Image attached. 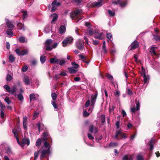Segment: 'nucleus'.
<instances>
[{
	"label": "nucleus",
	"instance_id": "34",
	"mask_svg": "<svg viewBox=\"0 0 160 160\" xmlns=\"http://www.w3.org/2000/svg\"><path fill=\"white\" fill-rule=\"evenodd\" d=\"M137 160H143V156L141 153H139L137 156Z\"/></svg>",
	"mask_w": 160,
	"mask_h": 160
},
{
	"label": "nucleus",
	"instance_id": "41",
	"mask_svg": "<svg viewBox=\"0 0 160 160\" xmlns=\"http://www.w3.org/2000/svg\"><path fill=\"white\" fill-rule=\"evenodd\" d=\"M9 60L11 62H12L15 60V58L12 55H11L9 56Z\"/></svg>",
	"mask_w": 160,
	"mask_h": 160
},
{
	"label": "nucleus",
	"instance_id": "3",
	"mask_svg": "<svg viewBox=\"0 0 160 160\" xmlns=\"http://www.w3.org/2000/svg\"><path fill=\"white\" fill-rule=\"evenodd\" d=\"M53 42L52 40L49 39L47 40L45 42V47L46 49L47 50L51 51L52 50L51 46Z\"/></svg>",
	"mask_w": 160,
	"mask_h": 160
},
{
	"label": "nucleus",
	"instance_id": "55",
	"mask_svg": "<svg viewBox=\"0 0 160 160\" xmlns=\"http://www.w3.org/2000/svg\"><path fill=\"white\" fill-rule=\"evenodd\" d=\"M72 65L73 66V67L77 69L79 66V65L78 64H76L75 62H72Z\"/></svg>",
	"mask_w": 160,
	"mask_h": 160
},
{
	"label": "nucleus",
	"instance_id": "30",
	"mask_svg": "<svg viewBox=\"0 0 160 160\" xmlns=\"http://www.w3.org/2000/svg\"><path fill=\"white\" fill-rule=\"evenodd\" d=\"M153 142V140L152 139H151L149 141V143H148V144L150 146V150H152L153 148V145L152 143Z\"/></svg>",
	"mask_w": 160,
	"mask_h": 160
},
{
	"label": "nucleus",
	"instance_id": "26",
	"mask_svg": "<svg viewBox=\"0 0 160 160\" xmlns=\"http://www.w3.org/2000/svg\"><path fill=\"white\" fill-rule=\"evenodd\" d=\"M143 76L144 78V83H146L148 82V81L149 80V75H144V76Z\"/></svg>",
	"mask_w": 160,
	"mask_h": 160
},
{
	"label": "nucleus",
	"instance_id": "57",
	"mask_svg": "<svg viewBox=\"0 0 160 160\" xmlns=\"http://www.w3.org/2000/svg\"><path fill=\"white\" fill-rule=\"evenodd\" d=\"M52 103L55 109L58 108V106L55 102H52Z\"/></svg>",
	"mask_w": 160,
	"mask_h": 160
},
{
	"label": "nucleus",
	"instance_id": "9",
	"mask_svg": "<svg viewBox=\"0 0 160 160\" xmlns=\"http://www.w3.org/2000/svg\"><path fill=\"white\" fill-rule=\"evenodd\" d=\"M119 136H121L122 138H126L127 137V135L125 133L122 132L121 130H119L117 132L114 138L118 139Z\"/></svg>",
	"mask_w": 160,
	"mask_h": 160
},
{
	"label": "nucleus",
	"instance_id": "17",
	"mask_svg": "<svg viewBox=\"0 0 160 160\" xmlns=\"http://www.w3.org/2000/svg\"><path fill=\"white\" fill-rule=\"evenodd\" d=\"M98 94L96 93V94L94 95H92L91 97V105L92 107L93 106V105L96 100Z\"/></svg>",
	"mask_w": 160,
	"mask_h": 160
},
{
	"label": "nucleus",
	"instance_id": "58",
	"mask_svg": "<svg viewBox=\"0 0 160 160\" xmlns=\"http://www.w3.org/2000/svg\"><path fill=\"white\" fill-rule=\"evenodd\" d=\"M107 76L108 78L111 80H112L113 79L112 76L109 74H107Z\"/></svg>",
	"mask_w": 160,
	"mask_h": 160
},
{
	"label": "nucleus",
	"instance_id": "15",
	"mask_svg": "<svg viewBox=\"0 0 160 160\" xmlns=\"http://www.w3.org/2000/svg\"><path fill=\"white\" fill-rule=\"evenodd\" d=\"M6 24L8 28H13L14 27L11 22L9 21L8 19H6Z\"/></svg>",
	"mask_w": 160,
	"mask_h": 160
},
{
	"label": "nucleus",
	"instance_id": "11",
	"mask_svg": "<svg viewBox=\"0 0 160 160\" xmlns=\"http://www.w3.org/2000/svg\"><path fill=\"white\" fill-rule=\"evenodd\" d=\"M136 108L135 107H132L131 108L130 111L131 112L134 113L136 111H138L140 109V104L139 101L136 102Z\"/></svg>",
	"mask_w": 160,
	"mask_h": 160
},
{
	"label": "nucleus",
	"instance_id": "62",
	"mask_svg": "<svg viewBox=\"0 0 160 160\" xmlns=\"http://www.w3.org/2000/svg\"><path fill=\"white\" fill-rule=\"evenodd\" d=\"M116 52V50L114 48L111 50L110 51V53L112 55H114L115 53Z\"/></svg>",
	"mask_w": 160,
	"mask_h": 160
},
{
	"label": "nucleus",
	"instance_id": "63",
	"mask_svg": "<svg viewBox=\"0 0 160 160\" xmlns=\"http://www.w3.org/2000/svg\"><path fill=\"white\" fill-rule=\"evenodd\" d=\"M90 114V113L89 112H88L86 111H84L83 113V116L85 117L88 116Z\"/></svg>",
	"mask_w": 160,
	"mask_h": 160
},
{
	"label": "nucleus",
	"instance_id": "49",
	"mask_svg": "<svg viewBox=\"0 0 160 160\" xmlns=\"http://www.w3.org/2000/svg\"><path fill=\"white\" fill-rule=\"evenodd\" d=\"M101 118L102 120L101 122L102 123H104L105 121V116L104 115H102L101 116Z\"/></svg>",
	"mask_w": 160,
	"mask_h": 160
},
{
	"label": "nucleus",
	"instance_id": "48",
	"mask_svg": "<svg viewBox=\"0 0 160 160\" xmlns=\"http://www.w3.org/2000/svg\"><path fill=\"white\" fill-rule=\"evenodd\" d=\"M18 98L20 101H22L23 99V96L21 94H19L18 95Z\"/></svg>",
	"mask_w": 160,
	"mask_h": 160
},
{
	"label": "nucleus",
	"instance_id": "18",
	"mask_svg": "<svg viewBox=\"0 0 160 160\" xmlns=\"http://www.w3.org/2000/svg\"><path fill=\"white\" fill-rule=\"evenodd\" d=\"M49 151L50 150L49 148H48L47 149H45L42 151L40 156L41 158H43L45 154L49 152Z\"/></svg>",
	"mask_w": 160,
	"mask_h": 160
},
{
	"label": "nucleus",
	"instance_id": "39",
	"mask_svg": "<svg viewBox=\"0 0 160 160\" xmlns=\"http://www.w3.org/2000/svg\"><path fill=\"white\" fill-rule=\"evenodd\" d=\"M40 59L41 62L42 63H43L46 61V57L45 56H41Z\"/></svg>",
	"mask_w": 160,
	"mask_h": 160
},
{
	"label": "nucleus",
	"instance_id": "32",
	"mask_svg": "<svg viewBox=\"0 0 160 160\" xmlns=\"http://www.w3.org/2000/svg\"><path fill=\"white\" fill-rule=\"evenodd\" d=\"M19 42L21 43H24L26 42H27V39H26L24 37H21L19 39Z\"/></svg>",
	"mask_w": 160,
	"mask_h": 160
},
{
	"label": "nucleus",
	"instance_id": "36",
	"mask_svg": "<svg viewBox=\"0 0 160 160\" xmlns=\"http://www.w3.org/2000/svg\"><path fill=\"white\" fill-rule=\"evenodd\" d=\"M118 145V144L116 142H111L109 144V147H115Z\"/></svg>",
	"mask_w": 160,
	"mask_h": 160
},
{
	"label": "nucleus",
	"instance_id": "42",
	"mask_svg": "<svg viewBox=\"0 0 160 160\" xmlns=\"http://www.w3.org/2000/svg\"><path fill=\"white\" fill-rule=\"evenodd\" d=\"M6 80L8 81H11L12 78V77L11 75H10L9 74H8L7 75L6 77Z\"/></svg>",
	"mask_w": 160,
	"mask_h": 160
},
{
	"label": "nucleus",
	"instance_id": "21",
	"mask_svg": "<svg viewBox=\"0 0 160 160\" xmlns=\"http://www.w3.org/2000/svg\"><path fill=\"white\" fill-rule=\"evenodd\" d=\"M51 17L52 18L51 22L52 23H53L57 20L58 18V16L56 14L54 13L51 15Z\"/></svg>",
	"mask_w": 160,
	"mask_h": 160
},
{
	"label": "nucleus",
	"instance_id": "35",
	"mask_svg": "<svg viewBox=\"0 0 160 160\" xmlns=\"http://www.w3.org/2000/svg\"><path fill=\"white\" fill-rule=\"evenodd\" d=\"M41 139L40 138L38 139L36 142V145L37 146H39L41 143Z\"/></svg>",
	"mask_w": 160,
	"mask_h": 160
},
{
	"label": "nucleus",
	"instance_id": "50",
	"mask_svg": "<svg viewBox=\"0 0 160 160\" xmlns=\"http://www.w3.org/2000/svg\"><path fill=\"white\" fill-rule=\"evenodd\" d=\"M22 17L23 19H24L27 16V12L26 11H23L22 12Z\"/></svg>",
	"mask_w": 160,
	"mask_h": 160
},
{
	"label": "nucleus",
	"instance_id": "24",
	"mask_svg": "<svg viewBox=\"0 0 160 160\" xmlns=\"http://www.w3.org/2000/svg\"><path fill=\"white\" fill-rule=\"evenodd\" d=\"M66 30V27L64 25H62L59 29V32L61 34L64 33Z\"/></svg>",
	"mask_w": 160,
	"mask_h": 160
},
{
	"label": "nucleus",
	"instance_id": "54",
	"mask_svg": "<svg viewBox=\"0 0 160 160\" xmlns=\"http://www.w3.org/2000/svg\"><path fill=\"white\" fill-rule=\"evenodd\" d=\"M134 57L135 59V60L136 62H138L139 61L138 60V55L137 54H135L134 55Z\"/></svg>",
	"mask_w": 160,
	"mask_h": 160
},
{
	"label": "nucleus",
	"instance_id": "33",
	"mask_svg": "<svg viewBox=\"0 0 160 160\" xmlns=\"http://www.w3.org/2000/svg\"><path fill=\"white\" fill-rule=\"evenodd\" d=\"M107 52V50L106 47H102V54H105Z\"/></svg>",
	"mask_w": 160,
	"mask_h": 160
},
{
	"label": "nucleus",
	"instance_id": "10",
	"mask_svg": "<svg viewBox=\"0 0 160 160\" xmlns=\"http://www.w3.org/2000/svg\"><path fill=\"white\" fill-rule=\"evenodd\" d=\"M95 37L96 38L99 39H102L104 38V35L103 32L99 33L98 31H95Z\"/></svg>",
	"mask_w": 160,
	"mask_h": 160
},
{
	"label": "nucleus",
	"instance_id": "52",
	"mask_svg": "<svg viewBox=\"0 0 160 160\" xmlns=\"http://www.w3.org/2000/svg\"><path fill=\"white\" fill-rule=\"evenodd\" d=\"M58 45V43L56 42L54 43L51 46L52 50L53 48H56Z\"/></svg>",
	"mask_w": 160,
	"mask_h": 160
},
{
	"label": "nucleus",
	"instance_id": "53",
	"mask_svg": "<svg viewBox=\"0 0 160 160\" xmlns=\"http://www.w3.org/2000/svg\"><path fill=\"white\" fill-rule=\"evenodd\" d=\"M0 115L1 117L2 118H3L4 116V113L3 112V110L2 109H0Z\"/></svg>",
	"mask_w": 160,
	"mask_h": 160
},
{
	"label": "nucleus",
	"instance_id": "28",
	"mask_svg": "<svg viewBox=\"0 0 160 160\" xmlns=\"http://www.w3.org/2000/svg\"><path fill=\"white\" fill-rule=\"evenodd\" d=\"M69 71L71 73H75L77 71V69L73 68H69L68 69Z\"/></svg>",
	"mask_w": 160,
	"mask_h": 160
},
{
	"label": "nucleus",
	"instance_id": "43",
	"mask_svg": "<svg viewBox=\"0 0 160 160\" xmlns=\"http://www.w3.org/2000/svg\"><path fill=\"white\" fill-rule=\"evenodd\" d=\"M3 87L4 88L7 90V91L9 92L10 91V87L9 86L7 85H5Z\"/></svg>",
	"mask_w": 160,
	"mask_h": 160
},
{
	"label": "nucleus",
	"instance_id": "45",
	"mask_svg": "<svg viewBox=\"0 0 160 160\" xmlns=\"http://www.w3.org/2000/svg\"><path fill=\"white\" fill-rule=\"evenodd\" d=\"M52 97L53 100L55 101L57 98V95L54 93H52Z\"/></svg>",
	"mask_w": 160,
	"mask_h": 160
},
{
	"label": "nucleus",
	"instance_id": "64",
	"mask_svg": "<svg viewBox=\"0 0 160 160\" xmlns=\"http://www.w3.org/2000/svg\"><path fill=\"white\" fill-rule=\"evenodd\" d=\"M129 156L128 155H125V156L122 158V160H130V159L129 158L128 159Z\"/></svg>",
	"mask_w": 160,
	"mask_h": 160
},
{
	"label": "nucleus",
	"instance_id": "14",
	"mask_svg": "<svg viewBox=\"0 0 160 160\" xmlns=\"http://www.w3.org/2000/svg\"><path fill=\"white\" fill-rule=\"evenodd\" d=\"M103 0H99L98 2L93 3L92 4L93 7H99L101 6L103 4Z\"/></svg>",
	"mask_w": 160,
	"mask_h": 160
},
{
	"label": "nucleus",
	"instance_id": "7",
	"mask_svg": "<svg viewBox=\"0 0 160 160\" xmlns=\"http://www.w3.org/2000/svg\"><path fill=\"white\" fill-rule=\"evenodd\" d=\"M77 48L80 50H82L84 48L82 41L80 39L78 40L76 42Z\"/></svg>",
	"mask_w": 160,
	"mask_h": 160
},
{
	"label": "nucleus",
	"instance_id": "56",
	"mask_svg": "<svg viewBox=\"0 0 160 160\" xmlns=\"http://www.w3.org/2000/svg\"><path fill=\"white\" fill-rule=\"evenodd\" d=\"M153 37L156 40H160V36L154 35Z\"/></svg>",
	"mask_w": 160,
	"mask_h": 160
},
{
	"label": "nucleus",
	"instance_id": "47",
	"mask_svg": "<svg viewBox=\"0 0 160 160\" xmlns=\"http://www.w3.org/2000/svg\"><path fill=\"white\" fill-rule=\"evenodd\" d=\"M5 101L7 102L8 104H9L11 103V101L9 99V98L8 97H6L5 99Z\"/></svg>",
	"mask_w": 160,
	"mask_h": 160
},
{
	"label": "nucleus",
	"instance_id": "12",
	"mask_svg": "<svg viewBox=\"0 0 160 160\" xmlns=\"http://www.w3.org/2000/svg\"><path fill=\"white\" fill-rule=\"evenodd\" d=\"M139 45L138 42L137 41H135L132 43L131 45L130 50H132L138 48Z\"/></svg>",
	"mask_w": 160,
	"mask_h": 160
},
{
	"label": "nucleus",
	"instance_id": "1",
	"mask_svg": "<svg viewBox=\"0 0 160 160\" xmlns=\"http://www.w3.org/2000/svg\"><path fill=\"white\" fill-rule=\"evenodd\" d=\"M81 13L82 11L81 10H76L70 13V17L72 19H77V22H78L81 19V18H79Z\"/></svg>",
	"mask_w": 160,
	"mask_h": 160
},
{
	"label": "nucleus",
	"instance_id": "16",
	"mask_svg": "<svg viewBox=\"0 0 160 160\" xmlns=\"http://www.w3.org/2000/svg\"><path fill=\"white\" fill-rule=\"evenodd\" d=\"M89 131L91 133L94 132L96 133L98 130L96 127H94L93 125H91L89 128Z\"/></svg>",
	"mask_w": 160,
	"mask_h": 160
},
{
	"label": "nucleus",
	"instance_id": "19",
	"mask_svg": "<svg viewBox=\"0 0 160 160\" xmlns=\"http://www.w3.org/2000/svg\"><path fill=\"white\" fill-rule=\"evenodd\" d=\"M157 49L156 47L152 46L150 49V52L153 55L156 56L157 55L155 52V50Z\"/></svg>",
	"mask_w": 160,
	"mask_h": 160
},
{
	"label": "nucleus",
	"instance_id": "8",
	"mask_svg": "<svg viewBox=\"0 0 160 160\" xmlns=\"http://www.w3.org/2000/svg\"><path fill=\"white\" fill-rule=\"evenodd\" d=\"M52 8L51 12H54L57 8L58 6L60 5L59 2H57L56 1H54L52 3Z\"/></svg>",
	"mask_w": 160,
	"mask_h": 160
},
{
	"label": "nucleus",
	"instance_id": "2",
	"mask_svg": "<svg viewBox=\"0 0 160 160\" xmlns=\"http://www.w3.org/2000/svg\"><path fill=\"white\" fill-rule=\"evenodd\" d=\"M73 38L71 37L66 38L62 42V46L66 47L68 44H71L73 41Z\"/></svg>",
	"mask_w": 160,
	"mask_h": 160
},
{
	"label": "nucleus",
	"instance_id": "25",
	"mask_svg": "<svg viewBox=\"0 0 160 160\" xmlns=\"http://www.w3.org/2000/svg\"><path fill=\"white\" fill-rule=\"evenodd\" d=\"M12 132L14 134L15 137L16 138L17 143H19V140L18 138V136L17 130L15 129L13 130H12Z\"/></svg>",
	"mask_w": 160,
	"mask_h": 160
},
{
	"label": "nucleus",
	"instance_id": "51",
	"mask_svg": "<svg viewBox=\"0 0 160 160\" xmlns=\"http://www.w3.org/2000/svg\"><path fill=\"white\" fill-rule=\"evenodd\" d=\"M108 13H109V15L111 16H113L115 15V13L114 12H112V11L110 10H109L108 11Z\"/></svg>",
	"mask_w": 160,
	"mask_h": 160
},
{
	"label": "nucleus",
	"instance_id": "38",
	"mask_svg": "<svg viewBox=\"0 0 160 160\" xmlns=\"http://www.w3.org/2000/svg\"><path fill=\"white\" fill-rule=\"evenodd\" d=\"M6 33L8 35L12 36V32L11 29H8L6 31Z\"/></svg>",
	"mask_w": 160,
	"mask_h": 160
},
{
	"label": "nucleus",
	"instance_id": "4",
	"mask_svg": "<svg viewBox=\"0 0 160 160\" xmlns=\"http://www.w3.org/2000/svg\"><path fill=\"white\" fill-rule=\"evenodd\" d=\"M42 136L43 137V140L45 141L44 142V145L45 147L47 148H49V144L48 142L47 141V137H48V133L47 132H44L42 134Z\"/></svg>",
	"mask_w": 160,
	"mask_h": 160
},
{
	"label": "nucleus",
	"instance_id": "37",
	"mask_svg": "<svg viewBox=\"0 0 160 160\" xmlns=\"http://www.w3.org/2000/svg\"><path fill=\"white\" fill-rule=\"evenodd\" d=\"M114 94L115 97L118 98L120 95V91L117 90L114 92Z\"/></svg>",
	"mask_w": 160,
	"mask_h": 160
},
{
	"label": "nucleus",
	"instance_id": "61",
	"mask_svg": "<svg viewBox=\"0 0 160 160\" xmlns=\"http://www.w3.org/2000/svg\"><path fill=\"white\" fill-rule=\"evenodd\" d=\"M28 67L26 66H24L22 69V71L23 72L26 71Z\"/></svg>",
	"mask_w": 160,
	"mask_h": 160
},
{
	"label": "nucleus",
	"instance_id": "20",
	"mask_svg": "<svg viewBox=\"0 0 160 160\" xmlns=\"http://www.w3.org/2000/svg\"><path fill=\"white\" fill-rule=\"evenodd\" d=\"M23 81L26 85H28L30 84V80L28 76H25L24 78Z\"/></svg>",
	"mask_w": 160,
	"mask_h": 160
},
{
	"label": "nucleus",
	"instance_id": "13",
	"mask_svg": "<svg viewBox=\"0 0 160 160\" xmlns=\"http://www.w3.org/2000/svg\"><path fill=\"white\" fill-rule=\"evenodd\" d=\"M113 3L114 4H119L122 7H124L127 4L126 2H122V0H117V1H113Z\"/></svg>",
	"mask_w": 160,
	"mask_h": 160
},
{
	"label": "nucleus",
	"instance_id": "40",
	"mask_svg": "<svg viewBox=\"0 0 160 160\" xmlns=\"http://www.w3.org/2000/svg\"><path fill=\"white\" fill-rule=\"evenodd\" d=\"M65 63V61L63 59H59V61L58 63L60 65H62Z\"/></svg>",
	"mask_w": 160,
	"mask_h": 160
},
{
	"label": "nucleus",
	"instance_id": "59",
	"mask_svg": "<svg viewBox=\"0 0 160 160\" xmlns=\"http://www.w3.org/2000/svg\"><path fill=\"white\" fill-rule=\"evenodd\" d=\"M38 112H35L33 115V119H35L37 117H38Z\"/></svg>",
	"mask_w": 160,
	"mask_h": 160
},
{
	"label": "nucleus",
	"instance_id": "5",
	"mask_svg": "<svg viewBox=\"0 0 160 160\" xmlns=\"http://www.w3.org/2000/svg\"><path fill=\"white\" fill-rule=\"evenodd\" d=\"M21 147H23L26 145L28 146L30 144V141L28 138H25L22 139L21 143H18Z\"/></svg>",
	"mask_w": 160,
	"mask_h": 160
},
{
	"label": "nucleus",
	"instance_id": "44",
	"mask_svg": "<svg viewBox=\"0 0 160 160\" xmlns=\"http://www.w3.org/2000/svg\"><path fill=\"white\" fill-rule=\"evenodd\" d=\"M40 151H39L35 152L34 154V158L35 160H36L37 159L38 154Z\"/></svg>",
	"mask_w": 160,
	"mask_h": 160
},
{
	"label": "nucleus",
	"instance_id": "29",
	"mask_svg": "<svg viewBox=\"0 0 160 160\" xmlns=\"http://www.w3.org/2000/svg\"><path fill=\"white\" fill-rule=\"evenodd\" d=\"M17 27L19 29L24 30L25 28L23 24L21 23H19L17 25Z\"/></svg>",
	"mask_w": 160,
	"mask_h": 160
},
{
	"label": "nucleus",
	"instance_id": "23",
	"mask_svg": "<svg viewBox=\"0 0 160 160\" xmlns=\"http://www.w3.org/2000/svg\"><path fill=\"white\" fill-rule=\"evenodd\" d=\"M59 59L56 57L51 58L50 59V62L52 63H58Z\"/></svg>",
	"mask_w": 160,
	"mask_h": 160
},
{
	"label": "nucleus",
	"instance_id": "27",
	"mask_svg": "<svg viewBox=\"0 0 160 160\" xmlns=\"http://www.w3.org/2000/svg\"><path fill=\"white\" fill-rule=\"evenodd\" d=\"M107 38L108 39L107 42H108L109 41L112 40V36L110 33H108L106 34Z\"/></svg>",
	"mask_w": 160,
	"mask_h": 160
},
{
	"label": "nucleus",
	"instance_id": "46",
	"mask_svg": "<svg viewBox=\"0 0 160 160\" xmlns=\"http://www.w3.org/2000/svg\"><path fill=\"white\" fill-rule=\"evenodd\" d=\"M43 124H41V123L40 122H38V123H37V126L38 128V131L39 132H40V127L41 126H43Z\"/></svg>",
	"mask_w": 160,
	"mask_h": 160
},
{
	"label": "nucleus",
	"instance_id": "31",
	"mask_svg": "<svg viewBox=\"0 0 160 160\" xmlns=\"http://www.w3.org/2000/svg\"><path fill=\"white\" fill-rule=\"evenodd\" d=\"M17 90L16 87L15 86H13L11 88H10V91L9 92V93L11 94H13Z\"/></svg>",
	"mask_w": 160,
	"mask_h": 160
},
{
	"label": "nucleus",
	"instance_id": "22",
	"mask_svg": "<svg viewBox=\"0 0 160 160\" xmlns=\"http://www.w3.org/2000/svg\"><path fill=\"white\" fill-rule=\"evenodd\" d=\"M38 97V95H35L33 93L31 94L30 95V101L36 99Z\"/></svg>",
	"mask_w": 160,
	"mask_h": 160
},
{
	"label": "nucleus",
	"instance_id": "60",
	"mask_svg": "<svg viewBox=\"0 0 160 160\" xmlns=\"http://www.w3.org/2000/svg\"><path fill=\"white\" fill-rule=\"evenodd\" d=\"M88 138L91 140H93L94 139L93 137L92 136V135L89 133H88Z\"/></svg>",
	"mask_w": 160,
	"mask_h": 160
},
{
	"label": "nucleus",
	"instance_id": "6",
	"mask_svg": "<svg viewBox=\"0 0 160 160\" xmlns=\"http://www.w3.org/2000/svg\"><path fill=\"white\" fill-rule=\"evenodd\" d=\"M15 51L19 56H23L27 54L28 52V50L26 49H24L21 51L19 49H16Z\"/></svg>",
	"mask_w": 160,
	"mask_h": 160
}]
</instances>
